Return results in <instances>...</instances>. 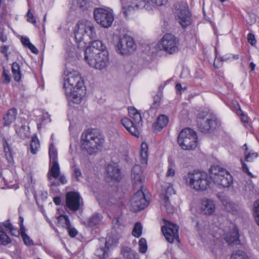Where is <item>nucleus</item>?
<instances>
[{"mask_svg":"<svg viewBox=\"0 0 259 259\" xmlns=\"http://www.w3.org/2000/svg\"><path fill=\"white\" fill-rule=\"evenodd\" d=\"M63 85L66 97L69 102L79 104L85 94L84 82L76 71H64Z\"/></svg>","mask_w":259,"mask_h":259,"instance_id":"1","label":"nucleus"},{"mask_svg":"<svg viewBox=\"0 0 259 259\" xmlns=\"http://www.w3.org/2000/svg\"><path fill=\"white\" fill-rule=\"evenodd\" d=\"M77 28L75 31V39L79 49H84L88 44L89 38L94 40L97 38V34L93 24L90 21L82 20L77 23Z\"/></svg>","mask_w":259,"mask_h":259,"instance_id":"2","label":"nucleus"},{"mask_svg":"<svg viewBox=\"0 0 259 259\" xmlns=\"http://www.w3.org/2000/svg\"><path fill=\"white\" fill-rule=\"evenodd\" d=\"M183 180L187 186L197 192L204 191L210 187L209 178L203 171H189L183 176Z\"/></svg>","mask_w":259,"mask_h":259,"instance_id":"3","label":"nucleus"},{"mask_svg":"<svg viewBox=\"0 0 259 259\" xmlns=\"http://www.w3.org/2000/svg\"><path fill=\"white\" fill-rule=\"evenodd\" d=\"M104 142V137L93 130H88L81 135V148L90 155L95 154L99 151Z\"/></svg>","mask_w":259,"mask_h":259,"instance_id":"4","label":"nucleus"},{"mask_svg":"<svg viewBox=\"0 0 259 259\" xmlns=\"http://www.w3.org/2000/svg\"><path fill=\"white\" fill-rule=\"evenodd\" d=\"M128 110L130 118H122L121 123L131 135L138 137L139 127L142 124L141 114L134 107H130Z\"/></svg>","mask_w":259,"mask_h":259,"instance_id":"5","label":"nucleus"},{"mask_svg":"<svg viewBox=\"0 0 259 259\" xmlns=\"http://www.w3.org/2000/svg\"><path fill=\"white\" fill-rule=\"evenodd\" d=\"M210 178L215 184L222 188H228L232 183V178L230 174L226 169L218 165L211 167Z\"/></svg>","mask_w":259,"mask_h":259,"instance_id":"6","label":"nucleus"},{"mask_svg":"<svg viewBox=\"0 0 259 259\" xmlns=\"http://www.w3.org/2000/svg\"><path fill=\"white\" fill-rule=\"evenodd\" d=\"M197 137L196 133L191 128H186L180 133L178 143L184 150H190L197 146Z\"/></svg>","mask_w":259,"mask_h":259,"instance_id":"7","label":"nucleus"},{"mask_svg":"<svg viewBox=\"0 0 259 259\" xmlns=\"http://www.w3.org/2000/svg\"><path fill=\"white\" fill-rule=\"evenodd\" d=\"M197 125L202 133L210 132L217 126V118L215 115L206 111H201L197 115Z\"/></svg>","mask_w":259,"mask_h":259,"instance_id":"8","label":"nucleus"},{"mask_svg":"<svg viewBox=\"0 0 259 259\" xmlns=\"http://www.w3.org/2000/svg\"><path fill=\"white\" fill-rule=\"evenodd\" d=\"M174 13L181 26L187 27L191 23V14L186 2H180L174 5Z\"/></svg>","mask_w":259,"mask_h":259,"instance_id":"9","label":"nucleus"},{"mask_svg":"<svg viewBox=\"0 0 259 259\" xmlns=\"http://www.w3.org/2000/svg\"><path fill=\"white\" fill-rule=\"evenodd\" d=\"M84 59L91 67L99 70L106 68L109 64V54L106 50H103L95 55L94 54L92 57Z\"/></svg>","mask_w":259,"mask_h":259,"instance_id":"10","label":"nucleus"},{"mask_svg":"<svg viewBox=\"0 0 259 259\" xmlns=\"http://www.w3.org/2000/svg\"><path fill=\"white\" fill-rule=\"evenodd\" d=\"M94 16L96 22L104 28L110 27L114 20L111 12L101 8L95 9Z\"/></svg>","mask_w":259,"mask_h":259,"instance_id":"11","label":"nucleus"},{"mask_svg":"<svg viewBox=\"0 0 259 259\" xmlns=\"http://www.w3.org/2000/svg\"><path fill=\"white\" fill-rule=\"evenodd\" d=\"M160 44L163 49L170 54L177 52L179 50V40L170 33L165 34L161 38Z\"/></svg>","mask_w":259,"mask_h":259,"instance_id":"12","label":"nucleus"},{"mask_svg":"<svg viewBox=\"0 0 259 259\" xmlns=\"http://www.w3.org/2000/svg\"><path fill=\"white\" fill-rule=\"evenodd\" d=\"M117 47L120 54H126L134 51L136 48V45L133 37L125 34L119 39Z\"/></svg>","mask_w":259,"mask_h":259,"instance_id":"13","label":"nucleus"},{"mask_svg":"<svg viewBox=\"0 0 259 259\" xmlns=\"http://www.w3.org/2000/svg\"><path fill=\"white\" fill-rule=\"evenodd\" d=\"M66 204L68 209L76 211L82 205V199L78 193L68 192L66 195Z\"/></svg>","mask_w":259,"mask_h":259,"instance_id":"14","label":"nucleus"},{"mask_svg":"<svg viewBox=\"0 0 259 259\" xmlns=\"http://www.w3.org/2000/svg\"><path fill=\"white\" fill-rule=\"evenodd\" d=\"M122 12L125 16L132 10H138L146 6V0H120Z\"/></svg>","mask_w":259,"mask_h":259,"instance_id":"15","label":"nucleus"},{"mask_svg":"<svg viewBox=\"0 0 259 259\" xmlns=\"http://www.w3.org/2000/svg\"><path fill=\"white\" fill-rule=\"evenodd\" d=\"M148 204L145 195L141 190L134 194L131 199V205L134 211H138L144 209Z\"/></svg>","mask_w":259,"mask_h":259,"instance_id":"16","label":"nucleus"},{"mask_svg":"<svg viewBox=\"0 0 259 259\" xmlns=\"http://www.w3.org/2000/svg\"><path fill=\"white\" fill-rule=\"evenodd\" d=\"M161 230L168 242L171 243L175 239H179V227L177 225L168 222L165 224V227L161 228Z\"/></svg>","mask_w":259,"mask_h":259,"instance_id":"17","label":"nucleus"},{"mask_svg":"<svg viewBox=\"0 0 259 259\" xmlns=\"http://www.w3.org/2000/svg\"><path fill=\"white\" fill-rule=\"evenodd\" d=\"M95 39H94V40L85 49L84 58L92 57L94 54L95 55L103 50H106L105 47L103 45L102 42L100 40Z\"/></svg>","mask_w":259,"mask_h":259,"instance_id":"18","label":"nucleus"},{"mask_svg":"<svg viewBox=\"0 0 259 259\" xmlns=\"http://www.w3.org/2000/svg\"><path fill=\"white\" fill-rule=\"evenodd\" d=\"M60 175V169L58 162H50V169L48 174V178L51 183L50 186L57 187L59 185L58 182L53 181V178H58Z\"/></svg>","mask_w":259,"mask_h":259,"instance_id":"19","label":"nucleus"},{"mask_svg":"<svg viewBox=\"0 0 259 259\" xmlns=\"http://www.w3.org/2000/svg\"><path fill=\"white\" fill-rule=\"evenodd\" d=\"M131 176L134 185H139L138 188L142 189L144 178L142 168L139 165L136 164L133 167Z\"/></svg>","mask_w":259,"mask_h":259,"instance_id":"20","label":"nucleus"},{"mask_svg":"<svg viewBox=\"0 0 259 259\" xmlns=\"http://www.w3.org/2000/svg\"><path fill=\"white\" fill-rule=\"evenodd\" d=\"M106 171L108 177L112 180L119 181L121 179L120 169L116 163L109 164Z\"/></svg>","mask_w":259,"mask_h":259,"instance_id":"21","label":"nucleus"},{"mask_svg":"<svg viewBox=\"0 0 259 259\" xmlns=\"http://www.w3.org/2000/svg\"><path fill=\"white\" fill-rule=\"evenodd\" d=\"M201 209L205 214H212L215 210V206L213 201L208 199H203L201 201Z\"/></svg>","mask_w":259,"mask_h":259,"instance_id":"22","label":"nucleus"},{"mask_svg":"<svg viewBox=\"0 0 259 259\" xmlns=\"http://www.w3.org/2000/svg\"><path fill=\"white\" fill-rule=\"evenodd\" d=\"M72 5L74 9H79L85 11L93 8L92 2L90 0H72Z\"/></svg>","mask_w":259,"mask_h":259,"instance_id":"23","label":"nucleus"},{"mask_svg":"<svg viewBox=\"0 0 259 259\" xmlns=\"http://www.w3.org/2000/svg\"><path fill=\"white\" fill-rule=\"evenodd\" d=\"M17 114L16 108L10 109L7 113L3 117V124L4 126H9L15 120Z\"/></svg>","mask_w":259,"mask_h":259,"instance_id":"24","label":"nucleus"},{"mask_svg":"<svg viewBox=\"0 0 259 259\" xmlns=\"http://www.w3.org/2000/svg\"><path fill=\"white\" fill-rule=\"evenodd\" d=\"M16 133L21 138H24L27 136L26 126L24 119H21L15 125Z\"/></svg>","mask_w":259,"mask_h":259,"instance_id":"25","label":"nucleus"},{"mask_svg":"<svg viewBox=\"0 0 259 259\" xmlns=\"http://www.w3.org/2000/svg\"><path fill=\"white\" fill-rule=\"evenodd\" d=\"M168 122V117L164 115H160L153 124L154 131H159L166 125Z\"/></svg>","mask_w":259,"mask_h":259,"instance_id":"26","label":"nucleus"},{"mask_svg":"<svg viewBox=\"0 0 259 259\" xmlns=\"http://www.w3.org/2000/svg\"><path fill=\"white\" fill-rule=\"evenodd\" d=\"M121 253L124 259H139L137 253L128 247H122Z\"/></svg>","mask_w":259,"mask_h":259,"instance_id":"27","label":"nucleus"},{"mask_svg":"<svg viewBox=\"0 0 259 259\" xmlns=\"http://www.w3.org/2000/svg\"><path fill=\"white\" fill-rule=\"evenodd\" d=\"M175 191L173 188L172 185L170 184H166L162 186V190L160 194L161 199H164L165 198L169 199V197L174 194Z\"/></svg>","mask_w":259,"mask_h":259,"instance_id":"28","label":"nucleus"},{"mask_svg":"<svg viewBox=\"0 0 259 259\" xmlns=\"http://www.w3.org/2000/svg\"><path fill=\"white\" fill-rule=\"evenodd\" d=\"M238 232L235 229H234L225 237V240L229 244H237L238 241Z\"/></svg>","mask_w":259,"mask_h":259,"instance_id":"29","label":"nucleus"},{"mask_svg":"<svg viewBox=\"0 0 259 259\" xmlns=\"http://www.w3.org/2000/svg\"><path fill=\"white\" fill-rule=\"evenodd\" d=\"M161 209L162 211H165L168 214H172L175 211L174 207L170 203L169 199L164 198L161 199Z\"/></svg>","mask_w":259,"mask_h":259,"instance_id":"30","label":"nucleus"},{"mask_svg":"<svg viewBox=\"0 0 259 259\" xmlns=\"http://www.w3.org/2000/svg\"><path fill=\"white\" fill-rule=\"evenodd\" d=\"M3 142L5 157L9 163H12L13 161V158L11 147L5 139L3 140Z\"/></svg>","mask_w":259,"mask_h":259,"instance_id":"31","label":"nucleus"},{"mask_svg":"<svg viewBox=\"0 0 259 259\" xmlns=\"http://www.w3.org/2000/svg\"><path fill=\"white\" fill-rule=\"evenodd\" d=\"M141 162L142 164H146L148 161V147L146 143L143 142L141 146Z\"/></svg>","mask_w":259,"mask_h":259,"instance_id":"32","label":"nucleus"},{"mask_svg":"<svg viewBox=\"0 0 259 259\" xmlns=\"http://www.w3.org/2000/svg\"><path fill=\"white\" fill-rule=\"evenodd\" d=\"M12 71L14 79L15 81H19L21 78L20 66L16 62H14L12 65Z\"/></svg>","mask_w":259,"mask_h":259,"instance_id":"33","label":"nucleus"},{"mask_svg":"<svg viewBox=\"0 0 259 259\" xmlns=\"http://www.w3.org/2000/svg\"><path fill=\"white\" fill-rule=\"evenodd\" d=\"M102 219V217L99 213H96L89 219L88 225L91 227L99 225L101 223Z\"/></svg>","mask_w":259,"mask_h":259,"instance_id":"34","label":"nucleus"},{"mask_svg":"<svg viewBox=\"0 0 259 259\" xmlns=\"http://www.w3.org/2000/svg\"><path fill=\"white\" fill-rule=\"evenodd\" d=\"M109 247L107 246V241L105 243V246L97 249L95 252L96 256L101 259L106 258L108 256Z\"/></svg>","mask_w":259,"mask_h":259,"instance_id":"35","label":"nucleus"},{"mask_svg":"<svg viewBox=\"0 0 259 259\" xmlns=\"http://www.w3.org/2000/svg\"><path fill=\"white\" fill-rule=\"evenodd\" d=\"M50 162H58L57 151L53 143H51L49 147Z\"/></svg>","mask_w":259,"mask_h":259,"instance_id":"36","label":"nucleus"},{"mask_svg":"<svg viewBox=\"0 0 259 259\" xmlns=\"http://www.w3.org/2000/svg\"><path fill=\"white\" fill-rule=\"evenodd\" d=\"M11 242L10 238L4 231L3 228L0 227V244L6 245Z\"/></svg>","mask_w":259,"mask_h":259,"instance_id":"37","label":"nucleus"},{"mask_svg":"<svg viewBox=\"0 0 259 259\" xmlns=\"http://www.w3.org/2000/svg\"><path fill=\"white\" fill-rule=\"evenodd\" d=\"M57 219V223L63 227L67 228L70 225L68 217L66 215H60Z\"/></svg>","mask_w":259,"mask_h":259,"instance_id":"38","label":"nucleus"},{"mask_svg":"<svg viewBox=\"0 0 259 259\" xmlns=\"http://www.w3.org/2000/svg\"><path fill=\"white\" fill-rule=\"evenodd\" d=\"M39 142L38 139L36 137L32 138L30 144V152L33 154H35L39 148Z\"/></svg>","mask_w":259,"mask_h":259,"instance_id":"39","label":"nucleus"},{"mask_svg":"<svg viewBox=\"0 0 259 259\" xmlns=\"http://www.w3.org/2000/svg\"><path fill=\"white\" fill-rule=\"evenodd\" d=\"M20 231L21 237L22 238L24 243L26 245H32L33 244V241L26 234L25 228L24 226L21 227V229L20 230Z\"/></svg>","mask_w":259,"mask_h":259,"instance_id":"40","label":"nucleus"},{"mask_svg":"<svg viewBox=\"0 0 259 259\" xmlns=\"http://www.w3.org/2000/svg\"><path fill=\"white\" fill-rule=\"evenodd\" d=\"M142 224L139 222L136 223L134 227L132 234L136 237H139L142 234Z\"/></svg>","mask_w":259,"mask_h":259,"instance_id":"41","label":"nucleus"},{"mask_svg":"<svg viewBox=\"0 0 259 259\" xmlns=\"http://www.w3.org/2000/svg\"><path fill=\"white\" fill-rule=\"evenodd\" d=\"M230 259H248V257L243 251L237 250L232 254Z\"/></svg>","mask_w":259,"mask_h":259,"instance_id":"42","label":"nucleus"},{"mask_svg":"<svg viewBox=\"0 0 259 259\" xmlns=\"http://www.w3.org/2000/svg\"><path fill=\"white\" fill-rule=\"evenodd\" d=\"M236 113L238 116H240V119L242 122L247 123H248V117L241 110L240 106L237 104Z\"/></svg>","mask_w":259,"mask_h":259,"instance_id":"43","label":"nucleus"},{"mask_svg":"<svg viewBox=\"0 0 259 259\" xmlns=\"http://www.w3.org/2000/svg\"><path fill=\"white\" fill-rule=\"evenodd\" d=\"M139 251L142 253L146 252L147 249V242L145 238H142L139 242Z\"/></svg>","mask_w":259,"mask_h":259,"instance_id":"44","label":"nucleus"},{"mask_svg":"<svg viewBox=\"0 0 259 259\" xmlns=\"http://www.w3.org/2000/svg\"><path fill=\"white\" fill-rule=\"evenodd\" d=\"M245 160L247 162H250L257 157V153L254 152H244Z\"/></svg>","mask_w":259,"mask_h":259,"instance_id":"45","label":"nucleus"},{"mask_svg":"<svg viewBox=\"0 0 259 259\" xmlns=\"http://www.w3.org/2000/svg\"><path fill=\"white\" fill-rule=\"evenodd\" d=\"M254 213L255 221L259 227V200L256 201L254 203Z\"/></svg>","mask_w":259,"mask_h":259,"instance_id":"46","label":"nucleus"},{"mask_svg":"<svg viewBox=\"0 0 259 259\" xmlns=\"http://www.w3.org/2000/svg\"><path fill=\"white\" fill-rule=\"evenodd\" d=\"M72 177L77 181L79 180V178L81 177L82 174L80 169L75 166L72 167Z\"/></svg>","mask_w":259,"mask_h":259,"instance_id":"47","label":"nucleus"},{"mask_svg":"<svg viewBox=\"0 0 259 259\" xmlns=\"http://www.w3.org/2000/svg\"><path fill=\"white\" fill-rule=\"evenodd\" d=\"M175 168L174 164L171 162H169L168 169L166 174V177H172L175 175Z\"/></svg>","mask_w":259,"mask_h":259,"instance_id":"48","label":"nucleus"},{"mask_svg":"<svg viewBox=\"0 0 259 259\" xmlns=\"http://www.w3.org/2000/svg\"><path fill=\"white\" fill-rule=\"evenodd\" d=\"M3 77L4 78L3 83L8 84L11 81V77L9 70L3 67Z\"/></svg>","mask_w":259,"mask_h":259,"instance_id":"49","label":"nucleus"},{"mask_svg":"<svg viewBox=\"0 0 259 259\" xmlns=\"http://www.w3.org/2000/svg\"><path fill=\"white\" fill-rule=\"evenodd\" d=\"M167 0H148L147 3L152 6H160L167 3Z\"/></svg>","mask_w":259,"mask_h":259,"instance_id":"50","label":"nucleus"},{"mask_svg":"<svg viewBox=\"0 0 259 259\" xmlns=\"http://www.w3.org/2000/svg\"><path fill=\"white\" fill-rule=\"evenodd\" d=\"M247 40L251 46H254L256 42L254 35L251 33L247 35Z\"/></svg>","mask_w":259,"mask_h":259,"instance_id":"51","label":"nucleus"},{"mask_svg":"<svg viewBox=\"0 0 259 259\" xmlns=\"http://www.w3.org/2000/svg\"><path fill=\"white\" fill-rule=\"evenodd\" d=\"M66 228L67 229L68 232L71 237H74L77 235V230L75 228H72L71 225Z\"/></svg>","mask_w":259,"mask_h":259,"instance_id":"52","label":"nucleus"},{"mask_svg":"<svg viewBox=\"0 0 259 259\" xmlns=\"http://www.w3.org/2000/svg\"><path fill=\"white\" fill-rule=\"evenodd\" d=\"M27 20L28 22L34 24L36 23V20L30 10L27 13Z\"/></svg>","mask_w":259,"mask_h":259,"instance_id":"53","label":"nucleus"},{"mask_svg":"<svg viewBox=\"0 0 259 259\" xmlns=\"http://www.w3.org/2000/svg\"><path fill=\"white\" fill-rule=\"evenodd\" d=\"M241 162L242 163L243 171L245 173H247L250 176L252 177L253 176H252V174L249 171L247 165L242 160H241Z\"/></svg>","mask_w":259,"mask_h":259,"instance_id":"54","label":"nucleus"},{"mask_svg":"<svg viewBox=\"0 0 259 259\" xmlns=\"http://www.w3.org/2000/svg\"><path fill=\"white\" fill-rule=\"evenodd\" d=\"M21 41L22 44L25 47H27L29 45V44H31L30 42L29 38L27 37L22 36L21 38Z\"/></svg>","mask_w":259,"mask_h":259,"instance_id":"55","label":"nucleus"},{"mask_svg":"<svg viewBox=\"0 0 259 259\" xmlns=\"http://www.w3.org/2000/svg\"><path fill=\"white\" fill-rule=\"evenodd\" d=\"M3 225L7 230H10L11 232H12V230H13V227L11 225L9 220H7L5 222H4L3 223Z\"/></svg>","mask_w":259,"mask_h":259,"instance_id":"56","label":"nucleus"},{"mask_svg":"<svg viewBox=\"0 0 259 259\" xmlns=\"http://www.w3.org/2000/svg\"><path fill=\"white\" fill-rule=\"evenodd\" d=\"M27 48L34 54H37L39 52L36 48L32 44H30Z\"/></svg>","mask_w":259,"mask_h":259,"instance_id":"57","label":"nucleus"},{"mask_svg":"<svg viewBox=\"0 0 259 259\" xmlns=\"http://www.w3.org/2000/svg\"><path fill=\"white\" fill-rule=\"evenodd\" d=\"M176 89L177 90V92L178 93L181 94V93H182V91H184V90H185L186 89V88L185 87V88H183L182 87V85L180 83H177L176 85Z\"/></svg>","mask_w":259,"mask_h":259,"instance_id":"58","label":"nucleus"},{"mask_svg":"<svg viewBox=\"0 0 259 259\" xmlns=\"http://www.w3.org/2000/svg\"><path fill=\"white\" fill-rule=\"evenodd\" d=\"M60 183L63 185L66 184L67 183V180L66 177L64 175H60L59 177Z\"/></svg>","mask_w":259,"mask_h":259,"instance_id":"59","label":"nucleus"},{"mask_svg":"<svg viewBox=\"0 0 259 259\" xmlns=\"http://www.w3.org/2000/svg\"><path fill=\"white\" fill-rule=\"evenodd\" d=\"M159 101H160L159 97L158 96H155L154 97L153 106H154L155 107L158 106L159 105Z\"/></svg>","mask_w":259,"mask_h":259,"instance_id":"60","label":"nucleus"},{"mask_svg":"<svg viewBox=\"0 0 259 259\" xmlns=\"http://www.w3.org/2000/svg\"><path fill=\"white\" fill-rule=\"evenodd\" d=\"M8 50V47L3 46L1 47V52L2 53L5 54L6 57L8 56L7 52Z\"/></svg>","mask_w":259,"mask_h":259,"instance_id":"61","label":"nucleus"},{"mask_svg":"<svg viewBox=\"0 0 259 259\" xmlns=\"http://www.w3.org/2000/svg\"><path fill=\"white\" fill-rule=\"evenodd\" d=\"M7 36L3 33H0V40L2 42H4L7 40Z\"/></svg>","mask_w":259,"mask_h":259,"instance_id":"62","label":"nucleus"},{"mask_svg":"<svg viewBox=\"0 0 259 259\" xmlns=\"http://www.w3.org/2000/svg\"><path fill=\"white\" fill-rule=\"evenodd\" d=\"M54 202L56 205H60L61 203V199L59 197H55L54 198Z\"/></svg>","mask_w":259,"mask_h":259,"instance_id":"63","label":"nucleus"},{"mask_svg":"<svg viewBox=\"0 0 259 259\" xmlns=\"http://www.w3.org/2000/svg\"><path fill=\"white\" fill-rule=\"evenodd\" d=\"M119 220H120V218L117 217L115 219L113 220V223L115 224H117L119 223Z\"/></svg>","mask_w":259,"mask_h":259,"instance_id":"64","label":"nucleus"}]
</instances>
